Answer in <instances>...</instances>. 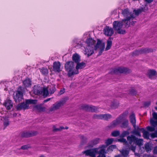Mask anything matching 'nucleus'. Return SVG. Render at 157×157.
<instances>
[{
	"mask_svg": "<svg viewBox=\"0 0 157 157\" xmlns=\"http://www.w3.org/2000/svg\"><path fill=\"white\" fill-rule=\"evenodd\" d=\"M3 105L5 107L6 109L9 110L13 107V103L11 100L7 99L3 102Z\"/></svg>",
	"mask_w": 157,
	"mask_h": 157,
	"instance_id": "12",
	"label": "nucleus"
},
{
	"mask_svg": "<svg viewBox=\"0 0 157 157\" xmlns=\"http://www.w3.org/2000/svg\"><path fill=\"white\" fill-rule=\"evenodd\" d=\"M141 132L143 133V135L144 138L146 139H148L149 137V132L146 131L144 128H139Z\"/></svg>",
	"mask_w": 157,
	"mask_h": 157,
	"instance_id": "28",
	"label": "nucleus"
},
{
	"mask_svg": "<svg viewBox=\"0 0 157 157\" xmlns=\"http://www.w3.org/2000/svg\"><path fill=\"white\" fill-rule=\"evenodd\" d=\"M153 51L152 49L151 48H144L140 50L135 51L133 52V56H138L140 54L148 53Z\"/></svg>",
	"mask_w": 157,
	"mask_h": 157,
	"instance_id": "7",
	"label": "nucleus"
},
{
	"mask_svg": "<svg viewBox=\"0 0 157 157\" xmlns=\"http://www.w3.org/2000/svg\"><path fill=\"white\" fill-rule=\"evenodd\" d=\"M97 151L96 149H90L86 150L83 152L85 154L86 156H90L92 157H95V153L97 152Z\"/></svg>",
	"mask_w": 157,
	"mask_h": 157,
	"instance_id": "15",
	"label": "nucleus"
},
{
	"mask_svg": "<svg viewBox=\"0 0 157 157\" xmlns=\"http://www.w3.org/2000/svg\"><path fill=\"white\" fill-rule=\"evenodd\" d=\"M153 152L154 153L157 154V146L154 148L153 150Z\"/></svg>",
	"mask_w": 157,
	"mask_h": 157,
	"instance_id": "60",
	"label": "nucleus"
},
{
	"mask_svg": "<svg viewBox=\"0 0 157 157\" xmlns=\"http://www.w3.org/2000/svg\"><path fill=\"white\" fill-rule=\"evenodd\" d=\"M118 141L119 142L123 143L124 145L126 147H128V143L125 139L124 138H123L119 139H118Z\"/></svg>",
	"mask_w": 157,
	"mask_h": 157,
	"instance_id": "31",
	"label": "nucleus"
},
{
	"mask_svg": "<svg viewBox=\"0 0 157 157\" xmlns=\"http://www.w3.org/2000/svg\"><path fill=\"white\" fill-rule=\"evenodd\" d=\"M31 147L29 144H27L22 146L21 147V149L22 150H27Z\"/></svg>",
	"mask_w": 157,
	"mask_h": 157,
	"instance_id": "49",
	"label": "nucleus"
},
{
	"mask_svg": "<svg viewBox=\"0 0 157 157\" xmlns=\"http://www.w3.org/2000/svg\"><path fill=\"white\" fill-rule=\"evenodd\" d=\"M150 136L152 138L157 137V131L155 132L154 133H151Z\"/></svg>",
	"mask_w": 157,
	"mask_h": 157,
	"instance_id": "53",
	"label": "nucleus"
},
{
	"mask_svg": "<svg viewBox=\"0 0 157 157\" xmlns=\"http://www.w3.org/2000/svg\"><path fill=\"white\" fill-rule=\"evenodd\" d=\"M153 0H145V1L147 3H150Z\"/></svg>",
	"mask_w": 157,
	"mask_h": 157,
	"instance_id": "62",
	"label": "nucleus"
},
{
	"mask_svg": "<svg viewBox=\"0 0 157 157\" xmlns=\"http://www.w3.org/2000/svg\"><path fill=\"white\" fill-rule=\"evenodd\" d=\"M22 84L25 87H29L31 85L32 81L29 78H27L23 81Z\"/></svg>",
	"mask_w": 157,
	"mask_h": 157,
	"instance_id": "17",
	"label": "nucleus"
},
{
	"mask_svg": "<svg viewBox=\"0 0 157 157\" xmlns=\"http://www.w3.org/2000/svg\"><path fill=\"white\" fill-rule=\"evenodd\" d=\"M36 100L32 99H26L25 102L19 103L16 106V109L18 110H26L29 109V105L31 104H35L37 103Z\"/></svg>",
	"mask_w": 157,
	"mask_h": 157,
	"instance_id": "2",
	"label": "nucleus"
},
{
	"mask_svg": "<svg viewBox=\"0 0 157 157\" xmlns=\"http://www.w3.org/2000/svg\"><path fill=\"white\" fill-rule=\"evenodd\" d=\"M80 139L81 140V144H83L86 142L87 140V138L86 137H85L83 135L80 136Z\"/></svg>",
	"mask_w": 157,
	"mask_h": 157,
	"instance_id": "42",
	"label": "nucleus"
},
{
	"mask_svg": "<svg viewBox=\"0 0 157 157\" xmlns=\"http://www.w3.org/2000/svg\"><path fill=\"white\" fill-rule=\"evenodd\" d=\"M157 74L156 71L153 69L148 70L147 73V75L149 78H151L153 76H155Z\"/></svg>",
	"mask_w": 157,
	"mask_h": 157,
	"instance_id": "26",
	"label": "nucleus"
},
{
	"mask_svg": "<svg viewBox=\"0 0 157 157\" xmlns=\"http://www.w3.org/2000/svg\"><path fill=\"white\" fill-rule=\"evenodd\" d=\"M105 153V150L103 149H101L99 151V155L98 156H100V157H106Z\"/></svg>",
	"mask_w": 157,
	"mask_h": 157,
	"instance_id": "40",
	"label": "nucleus"
},
{
	"mask_svg": "<svg viewBox=\"0 0 157 157\" xmlns=\"http://www.w3.org/2000/svg\"><path fill=\"white\" fill-rule=\"evenodd\" d=\"M102 114H94L93 116V118L94 119H102Z\"/></svg>",
	"mask_w": 157,
	"mask_h": 157,
	"instance_id": "46",
	"label": "nucleus"
},
{
	"mask_svg": "<svg viewBox=\"0 0 157 157\" xmlns=\"http://www.w3.org/2000/svg\"><path fill=\"white\" fill-rule=\"evenodd\" d=\"M65 92V89L63 88V89H61L59 91V94L61 95L63 94Z\"/></svg>",
	"mask_w": 157,
	"mask_h": 157,
	"instance_id": "58",
	"label": "nucleus"
},
{
	"mask_svg": "<svg viewBox=\"0 0 157 157\" xmlns=\"http://www.w3.org/2000/svg\"><path fill=\"white\" fill-rule=\"evenodd\" d=\"M122 13L124 17H126V18H127V17L130 16L132 14L133 16H134V13H132V12H130L128 9V8L122 10Z\"/></svg>",
	"mask_w": 157,
	"mask_h": 157,
	"instance_id": "18",
	"label": "nucleus"
},
{
	"mask_svg": "<svg viewBox=\"0 0 157 157\" xmlns=\"http://www.w3.org/2000/svg\"><path fill=\"white\" fill-rule=\"evenodd\" d=\"M123 25V23L121 21H115L113 24V28L117 31V33L124 34L125 33V30L121 29Z\"/></svg>",
	"mask_w": 157,
	"mask_h": 157,
	"instance_id": "3",
	"label": "nucleus"
},
{
	"mask_svg": "<svg viewBox=\"0 0 157 157\" xmlns=\"http://www.w3.org/2000/svg\"><path fill=\"white\" fill-rule=\"evenodd\" d=\"M37 134V132L36 131H24L21 133V136L22 138H27L35 136Z\"/></svg>",
	"mask_w": 157,
	"mask_h": 157,
	"instance_id": "11",
	"label": "nucleus"
},
{
	"mask_svg": "<svg viewBox=\"0 0 157 157\" xmlns=\"http://www.w3.org/2000/svg\"><path fill=\"white\" fill-rule=\"evenodd\" d=\"M65 102L66 101L64 100L56 102L50 108L49 110V112H51L59 109L60 107L63 105Z\"/></svg>",
	"mask_w": 157,
	"mask_h": 157,
	"instance_id": "6",
	"label": "nucleus"
},
{
	"mask_svg": "<svg viewBox=\"0 0 157 157\" xmlns=\"http://www.w3.org/2000/svg\"><path fill=\"white\" fill-rule=\"evenodd\" d=\"M60 131V129L59 128H54L53 129V131L54 132H57L58 131Z\"/></svg>",
	"mask_w": 157,
	"mask_h": 157,
	"instance_id": "59",
	"label": "nucleus"
},
{
	"mask_svg": "<svg viewBox=\"0 0 157 157\" xmlns=\"http://www.w3.org/2000/svg\"><path fill=\"white\" fill-rule=\"evenodd\" d=\"M34 108L40 112H44L45 110V107L43 106L41 104L36 105Z\"/></svg>",
	"mask_w": 157,
	"mask_h": 157,
	"instance_id": "21",
	"label": "nucleus"
},
{
	"mask_svg": "<svg viewBox=\"0 0 157 157\" xmlns=\"http://www.w3.org/2000/svg\"><path fill=\"white\" fill-rule=\"evenodd\" d=\"M143 139H138L136 137L134 143L139 146H141L143 145Z\"/></svg>",
	"mask_w": 157,
	"mask_h": 157,
	"instance_id": "37",
	"label": "nucleus"
},
{
	"mask_svg": "<svg viewBox=\"0 0 157 157\" xmlns=\"http://www.w3.org/2000/svg\"><path fill=\"white\" fill-rule=\"evenodd\" d=\"M120 132L119 131H115L111 133V135L113 137H117L120 135Z\"/></svg>",
	"mask_w": 157,
	"mask_h": 157,
	"instance_id": "48",
	"label": "nucleus"
},
{
	"mask_svg": "<svg viewBox=\"0 0 157 157\" xmlns=\"http://www.w3.org/2000/svg\"><path fill=\"white\" fill-rule=\"evenodd\" d=\"M115 157H122V156L120 155H118L115 156Z\"/></svg>",
	"mask_w": 157,
	"mask_h": 157,
	"instance_id": "64",
	"label": "nucleus"
},
{
	"mask_svg": "<svg viewBox=\"0 0 157 157\" xmlns=\"http://www.w3.org/2000/svg\"><path fill=\"white\" fill-rule=\"evenodd\" d=\"M145 7L137 9V10H134L133 12L135 13V14L136 16H138L140 13L143 11H145Z\"/></svg>",
	"mask_w": 157,
	"mask_h": 157,
	"instance_id": "32",
	"label": "nucleus"
},
{
	"mask_svg": "<svg viewBox=\"0 0 157 157\" xmlns=\"http://www.w3.org/2000/svg\"><path fill=\"white\" fill-rule=\"evenodd\" d=\"M150 101H147L144 102V105L145 107H148L150 105Z\"/></svg>",
	"mask_w": 157,
	"mask_h": 157,
	"instance_id": "55",
	"label": "nucleus"
},
{
	"mask_svg": "<svg viewBox=\"0 0 157 157\" xmlns=\"http://www.w3.org/2000/svg\"><path fill=\"white\" fill-rule=\"evenodd\" d=\"M102 120H108L112 118V116L109 114H102Z\"/></svg>",
	"mask_w": 157,
	"mask_h": 157,
	"instance_id": "36",
	"label": "nucleus"
},
{
	"mask_svg": "<svg viewBox=\"0 0 157 157\" xmlns=\"http://www.w3.org/2000/svg\"><path fill=\"white\" fill-rule=\"evenodd\" d=\"M135 18V17L132 14L129 17H128L127 18L121 21L123 23V25L125 26V27L128 28L130 26V20H132Z\"/></svg>",
	"mask_w": 157,
	"mask_h": 157,
	"instance_id": "10",
	"label": "nucleus"
},
{
	"mask_svg": "<svg viewBox=\"0 0 157 157\" xmlns=\"http://www.w3.org/2000/svg\"><path fill=\"white\" fill-rule=\"evenodd\" d=\"M103 31L104 34L107 36H111L114 33V31L113 28L108 26L105 27Z\"/></svg>",
	"mask_w": 157,
	"mask_h": 157,
	"instance_id": "14",
	"label": "nucleus"
},
{
	"mask_svg": "<svg viewBox=\"0 0 157 157\" xmlns=\"http://www.w3.org/2000/svg\"><path fill=\"white\" fill-rule=\"evenodd\" d=\"M56 90V89L54 86H52L50 88L49 90V92L50 94H52L54 93Z\"/></svg>",
	"mask_w": 157,
	"mask_h": 157,
	"instance_id": "50",
	"label": "nucleus"
},
{
	"mask_svg": "<svg viewBox=\"0 0 157 157\" xmlns=\"http://www.w3.org/2000/svg\"><path fill=\"white\" fill-rule=\"evenodd\" d=\"M136 137L133 135H131L130 136L127 137V140L128 141V144H131L133 142L134 143Z\"/></svg>",
	"mask_w": 157,
	"mask_h": 157,
	"instance_id": "24",
	"label": "nucleus"
},
{
	"mask_svg": "<svg viewBox=\"0 0 157 157\" xmlns=\"http://www.w3.org/2000/svg\"><path fill=\"white\" fill-rule=\"evenodd\" d=\"M53 71L55 73H59L61 71L62 69L61 68V64L59 61H55L53 63L52 66Z\"/></svg>",
	"mask_w": 157,
	"mask_h": 157,
	"instance_id": "8",
	"label": "nucleus"
},
{
	"mask_svg": "<svg viewBox=\"0 0 157 157\" xmlns=\"http://www.w3.org/2000/svg\"><path fill=\"white\" fill-rule=\"evenodd\" d=\"M72 59L75 63L79 62L80 61V57L77 53H75L72 56Z\"/></svg>",
	"mask_w": 157,
	"mask_h": 157,
	"instance_id": "27",
	"label": "nucleus"
},
{
	"mask_svg": "<svg viewBox=\"0 0 157 157\" xmlns=\"http://www.w3.org/2000/svg\"><path fill=\"white\" fill-rule=\"evenodd\" d=\"M144 147L146 150L147 152H148L151 150V149L148 144H145V145Z\"/></svg>",
	"mask_w": 157,
	"mask_h": 157,
	"instance_id": "54",
	"label": "nucleus"
},
{
	"mask_svg": "<svg viewBox=\"0 0 157 157\" xmlns=\"http://www.w3.org/2000/svg\"><path fill=\"white\" fill-rule=\"evenodd\" d=\"M99 141V139L98 138H96L91 141H90L88 146V147H92L93 146L98 144Z\"/></svg>",
	"mask_w": 157,
	"mask_h": 157,
	"instance_id": "22",
	"label": "nucleus"
},
{
	"mask_svg": "<svg viewBox=\"0 0 157 157\" xmlns=\"http://www.w3.org/2000/svg\"><path fill=\"white\" fill-rule=\"evenodd\" d=\"M113 140V138H109L107 139L105 141V143L107 146H109V145L111 144Z\"/></svg>",
	"mask_w": 157,
	"mask_h": 157,
	"instance_id": "43",
	"label": "nucleus"
},
{
	"mask_svg": "<svg viewBox=\"0 0 157 157\" xmlns=\"http://www.w3.org/2000/svg\"><path fill=\"white\" fill-rule=\"evenodd\" d=\"M152 115L153 118L157 120V113L154 112L152 113Z\"/></svg>",
	"mask_w": 157,
	"mask_h": 157,
	"instance_id": "57",
	"label": "nucleus"
},
{
	"mask_svg": "<svg viewBox=\"0 0 157 157\" xmlns=\"http://www.w3.org/2000/svg\"><path fill=\"white\" fill-rule=\"evenodd\" d=\"M128 121L127 119L124 120L121 123V127L122 128H126L128 125Z\"/></svg>",
	"mask_w": 157,
	"mask_h": 157,
	"instance_id": "30",
	"label": "nucleus"
},
{
	"mask_svg": "<svg viewBox=\"0 0 157 157\" xmlns=\"http://www.w3.org/2000/svg\"><path fill=\"white\" fill-rule=\"evenodd\" d=\"M40 72L44 75L47 76L48 75V70L47 68L42 67L40 69Z\"/></svg>",
	"mask_w": 157,
	"mask_h": 157,
	"instance_id": "33",
	"label": "nucleus"
},
{
	"mask_svg": "<svg viewBox=\"0 0 157 157\" xmlns=\"http://www.w3.org/2000/svg\"><path fill=\"white\" fill-rule=\"evenodd\" d=\"M42 90V94L44 97H46L49 94V91L47 88H44Z\"/></svg>",
	"mask_w": 157,
	"mask_h": 157,
	"instance_id": "38",
	"label": "nucleus"
},
{
	"mask_svg": "<svg viewBox=\"0 0 157 157\" xmlns=\"http://www.w3.org/2000/svg\"><path fill=\"white\" fill-rule=\"evenodd\" d=\"M75 64L72 61H68L65 63L64 66L66 71L67 72V75L69 77L77 75L79 73V71L75 69Z\"/></svg>",
	"mask_w": 157,
	"mask_h": 157,
	"instance_id": "1",
	"label": "nucleus"
},
{
	"mask_svg": "<svg viewBox=\"0 0 157 157\" xmlns=\"http://www.w3.org/2000/svg\"><path fill=\"white\" fill-rule=\"evenodd\" d=\"M112 42L109 39L107 40V42L106 47L105 48V51H107L112 46Z\"/></svg>",
	"mask_w": 157,
	"mask_h": 157,
	"instance_id": "35",
	"label": "nucleus"
},
{
	"mask_svg": "<svg viewBox=\"0 0 157 157\" xmlns=\"http://www.w3.org/2000/svg\"><path fill=\"white\" fill-rule=\"evenodd\" d=\"M33 93L36 95H39L42 94V90L39 86H34L33 88Z\"/></svg>",
	"mask_w": 157,
	"mask_h": 157,
	"instance_id": "16",
	"label": "nucleus"
},
{
	"mask_svg": "<svg viewBox=\"0 0 157 157\" xmlns=\"http://www.w3.org/2000/svg\"><path fill=\"white\" fill-rule=\"evenodd\" d=\"M129 132L128 131H123L121 134L120 137L121 138H124L127 136L129 135Z\"/></svg>",
	"mask_w": 157,
	"mask_h": 157,
	"instance_id": "44",
	"label": "nucleus"
},
{
	"mask_svg": "<svg viewBox=\"0 0 157 157\" xmlns=\"http://www.w3.org/2000/svg\"><path fill=\"white\" fill-rule=\"evenodd\" d=\"M121 154L122 155L125 157L127 156L128 155L129 152L128 151L126 150H124L122 151L121 152Z\"/></svg>",
	"mask_w": 157,
	"mask_h": 157,
	"instance_id": "51",
	"label": "nucleus"
},
{
	"mask_svg": "<svg viewBox=\"0 0 157 157\" xmlns=\"http://www.w3.org/2000/svg\"><path fill=\"white\" fill-rule=\"evenodd\" d=\"M121 121L119 120V118H117L116 120H114L113 121L111 124L110 127H114L119 124L121 122Z\"/></svg>",
	"mask_w": 157,
	"mask_h": 157,
	"instance_id": "29",
	"label": "nucleus"
},
{
	"mask_svg": "<svg viewBox=\"0 0 157 157\" xmlns=\"http://www.w3.org/2000/svg\"><path fill=\"white\" fill-rule=\"evenodd\" d=\"M13 99L16 102H19L23 99V95L22 91H17L15 95L13 96Z\"/></svg>",
	"mask_w": 157,
	"mask_h": 157,
	"instance_id": "9",
	"label": "nucleus"
},
{
	"mask_svg": "<svg viewBox=\"0 0 157 157\" xmlns=\"http://www.w3.org/2000/svg\"><path fill=\"white\" fill-rule=\"evenodd\" d=\"M130 72V70L128 68L124 67H120L113 69L111 73L113 74H117L119 73H129Z\"/></svg>",
	"mask_w": 157,
	"mask_h": 157,
	"instance_id": "5",
	"label": "nucleus"
},
{
	"mask_svg": "<svg viewBox=\"0 0 157 157\" xmlns=\"http://www.w3.org/2000/svg\"><path fill=\"white\" fill-rule=\"evenodd\" d=\"M116 146L115 145H112L109 146L107 148V150L109 151H113V149L116 148Z\"/></svg>",
	"mask_w": 157,
	"mask_h": 157,
	"instance_id": "45",
	"label": "nucleus"
},
{
	"mask_svg": "<svg viewBox=\"0 0 157 157\" xmlns=\"http://www.w3.org/2000/svg\"><path fill=\"white\" fill-rule=\"evenodd\" d=\"M79 109L86 111L91 112H96L98 111V107L92 105H89L86 104L81 105Z\"/></svg>",
	"mask_w": 157,
	"mask_h": 157,
	"instance_id": "4",
	"label": "nucleus"
},
{
	"mask_svg": "<svg viewBox=\"0 0 157 157\" xmlns=\"http://www.w3.org/2000/svg\"><path fill=\"white\" fill-rule=\"evenodd\" d=\"M86 54L87 55L88 57L91 56L94 52V49L93 47H88L85 49Z\"/></svg>",
	"mask_w": 157,
	"mask_h": 157,
	"instance_id": "19",
	"label": "nucleus"
},
{
	"mask_svg": "<svg viewBox=\"0 0 157 157\" xmlns=\"http://www.w3.org/2000/svg\"><path fill=\"white\" fill-rule=\"evenodd\" d=\"M99 48H100V50L103 52L105 48V44L102 43V41L100 39H97V42L96 44L94 46V49L96 50Z\"/></svg>",
	"mask_w": 157,
	"mask_h": 157,
	"instance_id": "13",
	"label": "nucleus"
},
{
	"mask_svg": "<svg viewBox=\"0 0 157 157\" xmlns=\"http://www.w3.org/2000/svg\"><path fill=\"white\" fill-rule=\"evenodd\" d=\"M128 113V111L126 110L123 112L122 114H120L119 117H117L121 121V120L126 117Z\"/></svg>",
	"mask_w": 157,
	"mask_h": 157,
	"instance_id": "34",
	"label": "nucleus"
},
{
	"mask_svg": "<svg viewBox=\"0 0 157 157\" xmlns=\"http://www.w3.org/2000/svg\"><path fill=\"white\" fill-rule=\"evenodd\" d=\"M51 98H48L45 100H44V103H45L47 101H49L51 100Z\"/></svg>",
	"mask_w": 157,
	"mask_h": 157,
	"instance_id": "61",
	"label": "nucleus"
},
{
	"mask_svg": "<svg viewBox=\"0 0 157 157\" xmlns=\"http://www.w3.org/2000/svg\"><path fill=\"white\" fill-rule=\"evenodd\" d=\"M147 130L149 131L153 132L155 130V127L148 126L147 127Z\"/></svg>",
	"mask_w": 157,
	"mask_h": 157,
	"instance_id": "52",
	"label": "nucleus"
},
{
	"mask_svg": "<svg viewBox=\"0 0 157 157\" xmlns=\"http://www.w3.org/2000/svg\"><path fill=\"white\" fill-rule=\"evenodd\" d=\"M130 121L134 128L136 127V119L134 113H132L130 116Z\"/></svg>",
	"mask_w": 157,
	"mask_h": 157,
	"instance_id": "20",
	"label": "nucleus"
},
{
	"mask_svg": "<svg viewBox=\"0 0 157 157\" xmlns=\"http://www.w3.org/2000/svg\"><path fill=\"white\" fill-rule=\"evenodd\" d=\"M119 105L118 102H113L111 105V107L112 109H115L117 108Z\"/></svg>",
	"mask_w": 157,
	"mask_h": 157,
	"instance_id": "47",
	"label": "nucleus"
},
{
	"mask_svg": "<svg viewBox=\"0 0 157 157\" xmlns=\"http://www.w3.org/2000/svg\"><path fill=\"white\" fill-rule=\"evenodd\" d=\"M76 63L77 64L76 66V70H77L78 71V69H82L86 66V63L83 62L81 63L78 62Z\"/></svg>",
	"mask_w": 157,
	"mask_h": 157,
	"instance_id": "25",
	"label": "nucleus"
},
{
	"mask_svg": "<svg viewBox=\"0 0 157 157\" xmlns=\"http://www.w3.org/2000/svg\"><path fill=\"white\" fill-rule=\"evenodd\" d=\"M129 94L132 96H136L137 92L135 89H131L129 90Z\"/></svg>",
	"mask_w": 157,
	"mask_h": 157,
	"instance_id": "41",
	"label": "nucleus"
},
{
	"mask_svg": "<svg viewBox=\"0 0 157 157\" xmlns=\"http://www.w3.org/2000/svg\"><path fill=\"white\" fill-rule=\"evenodd\" d=\"M10 124V122L9 121H5L4 122V126L5 127V128H6Z\"/></svg>",
	"mask_w": 157,
	"mask_h": 157,
	"instance_id": "56",
	"label": "nucleus"
},
{
	"mask_svg": "<svg viewBox=\"0 0 157 157\" xmlns=\"http://www.w3.org/2000/svg\"><path fill=\"white\" fill-rule=\"evenodd\" d=\"M139 128H140L138 127L137 129L134 130L133 131V133L137 136L140 137L141 134L140 133V132H141V131Z\"/></svg>",
	"mask_w": 157,
	"mask_h": 157,
	"instance_id": "39",
	"label": "nucleus"
},
{
	"mask_svg": "<svg viewBox=\"0 0 157 157\" xmlns=\"http://www.w3.org/2000/svg\"><path fill=\"white\" fill-rule=\"evenodd\" d=\"M86 42L88 45V47H92V46L96 43V41L92 38H89L86 39Z\"/></svg>",
	"mask_w": 157,
	"mask_h": 157,
	"instance_id": "23",
	"label": "nucleus"
},
{
	"mask_svg": "<svg viewBox=\"0 0 157 157\" xmlns=\"http://www.w3.org/2000/svg\"><path fill=\"white\" fill-rule=\"evenodd\" d=\"M131 147L132 148V150L133 151H134L136 149V147L133 146H132Z\"/></svg>",
	"mask_w": 157,
	"mask_h": 157,
	"instance_id": "63",
	"label": "nucleus"
}]
</instances>
